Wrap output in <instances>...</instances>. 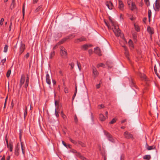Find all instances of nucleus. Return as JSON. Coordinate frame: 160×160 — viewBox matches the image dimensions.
<instances>
[{"mask_svg": "<svg viewBox=\"0 0 160 160\" xmlns=\"http://www.w3.org/2000/svg\"><path fill=\"white\" fill-rule=\"evenodd\" d=\"M109 23L112 27V30L117 37H122V35L120 30L118 26L115 25V22L112 19L111 17H109Z\"/></svg>", "mask_w": 160, "mask_h": 160, "instance_id": "obj_1", "label": "nucleus"}, {"mask_svg": "<svg viewBox=\"0 0 160 160\" xmlns=\"http://www.w3.org/2000/svg\"><path fill=\"white\" fill-rule=\"evenodd\" d=\"M104 134L107 137L108 140L112 142H114L115 141V139L113 138L112 136L109 134L108 132L104 131Z\"/></svg>", "mask_w": 160, "mask_h": 160, "instance_id": "obj_2", "label": "nucleus"}, {"mask_svg": "<svg viewBox=\"0 0 160 160\" xmlns=\"http://www.w3.org/2000/svg\"><path fill=\"white\" fill-rule=\"evenodd\" d=\"M60 54L63 57H65L67 55V52L65 49L63 47H61L60 49Z\"/></svg>", "mask_w": 160, "mask_h": 160, "instance_id": "obj_3", "label": "nucleus"}, {"mask_svg": "<svg viewBox=\"0 0 160 160\" xmlns=\"http://www.w3.org/2000/svg\"><path fill=\"white\" fill-rule=\"evenodd\" d=\"M92 69L93 76L95 78L98 75L99 73L94 67L92 66Z\"/></svg>", "mask_w": 160, "mask_h": 160, "instance_id": "obj_4", "label": "nucleus"}, {"mask_svg": "<svg viewBox=\"0 0 160 160\" xmlns=\"http://www.w3.org/2000/svg\"><path fill=\"white\" fill-rule=\"evenodd\" d=\"M25 49V45L22 42H21V45L20 48L19 54H21L24 51Z\"/></svg>", "mask_w": 160, "mask_h": 160, "instance_id": "obj_5", "label": "nucleus"}, {"mask_svg": "<svg viewBox=\"0 0 160 160\" xmlns=\"http://www.w3.org/2000/svg\"><path fill=\"white\" fill-rule=\"evenodd\" d=\"M26 79V77L25 75H22L20 82V87H21L22 85L24 84Z\"/></svg>", "mask_w": 160, "mask_h": 160, "instance_id": "obj_6", "label": "nucleus"}, {"mask_svg": "<svg viewBox=\"0 0 160 160\" xmlns=\"http://www.w3.org/2000/svg\"><path fill=\"white\" fill-rule=\"evenodd\" d=\"M155 10L156 11H158L160 8V2H158V0H156L155 1V5L154 7Z\"/></svg>", "mask_w": 160, "mask_h": 160, "instance_id": "obj_7", "label": "nucleus"}, {"mask_svg": "<svg viewBox=\"0 0 160 160\" xmlns=\"http://www.w3.org/2000/svg\"><path fill=\"white\" fill-rule=\"evenodd\" d=\"M124 135L125 138L127 139H130L132 138V135L128 132L126 131L124 133Z\"/></svg>", "mask_w": 160, "mask_h": 160, "instance_id": "obj_8", "label": "nucleus"}, {"mask_svg": "<svg viewBox=\"0 0 160 160\" xmlns=\"http://www.w3.org/2000/svg\"><path fill=\"white\" fill-rule=\"evenodd\" d=\"M118 8L121 11H123L124 9V5L122 2L121 0H119Z\"/></svg>", "mask_w": 160, "mask_h": 160, "instance_id": "obj_9", "label": "nucleus"}, {"mask_svg": "<svg viewBox=\"0 0 160 160\" xmlns=\"http://www.w3.org/2000/svg\"><path fill=\"white\" fill-rule=\"evenodd\" d=\"M20 147L19 145H17L15 148V154L18 156L19 155V150Z\"/></svg>", "mask_w": 160, "mask_h": 160, "instance_id": "obj_10", "label": "nucleus"}, {"mask_svg": "<svg viewBox=\"0 0 160 160\" xmlns=\"http://www.w3.org/2000/svg\"><path fill=\"white\" fill-rule=\"evenodd\" d=\"M47 74L46 76V80L47 83L50 85L51 84V80L50 79V76L48 73V72H47Z\"/></svg>", "mask_w": 160, "mask_h": 160, "instance_id": "obj_11", "label": "nucleus"}, {"mask_svg": "<svg viewBox=\"0 0 160 160\" xmlns=\"http://www.w3.org/2000/svg\"><path fill=\"white\" fill-rule=\"evenodd\" d=\"M123 48H124V50L125 51L124 53H125V56H126V57L127 58L128 60H129V57H128L129 55V52H128V51L126 47L125 46H123Z\"/></svg>", "mask_w": 160, "mask_h": 160, "instance_id": "obj_12", "label": "nucleus"}, {"mask_svg": "<svg viewBox=\"0 0 160 160\" xmlns=\"http://www.w3.org/2000/svg\"><path fill=\"white\" fill-rule=\"evenodd\" d=\"M129 6L131 10H133L136 8V5L133 2H132L130 5Z\"/></svg>", "mask_w": 160, "mask_h": 160, "instance_id": "obj_13", "label": "nucleus"}, {"mask_svg": "<svg viewBox=\"0 0 160 160\" xmlns=\"http://www.w3.org/2000/svg\"><path fill=\"white\" fill-rule=\"evenodd\" d=\"M106 5L109 9H112L113 6L111 2H107Z\"/></svg>", "mask_w": 160, "mask_h": 160, "instance_id": "obj_14", "label": "nucleus"}, {"mask_svg": "<svg viewBox=\"0 0 160 160\" xmlns=\"http://www.w3.org/2000/svg\"><path fill=\"white\" fill-rule=\"evenodd\" d=\"M146 148L148 150H150L155 149V147L154 145L149 146L146 143Z\"/></svg>", "mask_w": 160, "mask_h": 160, "instance_id": "obj_15", "label": "nucleus"}, {"mask_svg": "<svg viewBox=\"0 0 160 160\" xmlns=\"http://www.w3.org/2000/svg\"><path fill=\"white\" fill-rule=\"evenodd\" d=\"M95 52L99 56H101V51L97 47L94 48Z\"/></svg>", "mask_w": 160, "mask_h": 160, "instance_id": "obj_16", "label": "nucleus"}, {"mask_svg": "<svg viewBox=\"0 0 160 160\" xmlns=\"http://www.w3.org/2000/svg\"><path fill=\"white\" fill-rule=\"evenodd\" d=\"M55 53V52L54 50L52 51L48 55V58L49 59H52L54 56Z\"/></svg>", "mask_w": 160, "mask_h": 160, "instance_id": "obj_17", "label": "nucleus"}, {"mask_svg": "<svg viewBox=\"0 0 160 160\" xmlns=\"http://www.w3.org/2000/svg\"><path fill=\"white\" fill-rule=\"evenodd\" d=\"M21 148L22 153L23 155H25V146L22 144V142H21Z\"/></svg>", "mask_w": 160, "mask_h": 160, "instance_id": "obj_18", "label": "nucleus"}, {"mask_svg": "<svg viewBox=\"0 0 160 160\" xmlns=\"http://www.w3.org/2000/svg\"><path fill=\"white\" fill-rule=\"evenodd\" d=\"M29 76L27 75V78L26 80L25 84L24 86L25 88H26L28 87V82H29Z\"/></svg>", "mask_w": 160, "mask_h": 160, "instance_id": "obj_19", "label": "nucleus"}, {"mask_svg": "<svg viewBox=\"0 0 160 160\" xmlns=\"http://www.w3.org/2000/svg\"><path fill=\"white\" fill-rule=\"evenodd\" d=\"M147 30L148 32L150 34H152L153 33V29L151 28L150 27H148L147 28Z\"/></svg>", "mask_w": 160, "mask_h": 160, "instance_id": "obj_20", "label": "nucleus"}, {"mask_svg": "<svg viewBox=\"0 0 160 160\" xmlns=\"http://www.w3.org/2000/svg\"><path fill=\"white\" fill-rule=\"evenodd\" d=\"M99 118L101 121H104L107 118L105 117L103 114H101L99 115Z\"/></svg>", "mask_w": 160, "mask_h": 160, "instance_id": "obj_21", "label": "nucleus"}, {"mask_svg": "<svg viewBox=\"0 0 160 160\" xmlns=\"http://www.w3.org/2000/svg\"><path fill=\"white\" fill-rule=\"evenodd\" d=\"M139 76L142 80L145 81L147 80L146 77L144 74H140Z\"/></svg>", "mask_w": 160, "mask_h": 160, "instance_id": "obj_22", "label": "nucleus"}, {"mask_svg": "<svg viewBox=\"0 0 160 160\" xmlns=\"http://www.w3.org/2000/svg\"><path fill=\"white\" fill-rule=\"evenodd\" d=\"M92 45L90 44H86L83 45L82 47V48L84 50H86L89 47H91Z\"/></svg>", "mask_w": 160, "mask_h": 160, "instance_id": "obj_23", "label": "nucleus"}, {"mask_svg": "<svg viewBox=\"0 0 160 160\" xmlns=\"http://www.w3.org/2000/svg\"><path fill=\"white\" fill-rule=\"evenodd\" d=\"M128 43L131 49V48H134V46L133 45V42L131 40H129L128 42Z\"/></svg>", "mask_w": 160, "mask_h": 160, "instance_id": "obj_24", "label": "nucleus"}, {"mask_svg": "<svg viewBox=\"0 0 160 160\" xmlns=\"http://www.w3.org/2000/svg\"><path fill=\"white\" fill-rule=\"evenodd\" d=\"M15 0H12V3L11 5V9H12L15 7Z\"/></svg>", "mask_w": 160, "mask_h": 160, "instance_id": "obj_25", "label": "nucleus"}, {"mask_svg": "<svg viewBox=\"0 0 160 160\" xmlns=\"http://www.w3.org/2000/svg\"><path fill=\"white\" fill-rule=\"evenodd\" d=\"M151 158V156L150 155H145L143 157V158L144 160H149Z\"/></svg>", "mask_w": 160, "mask_h": 160, "instance_id": "obj_26", "label": "nucleus"}, {"mask_svg": "<svg viewBox=\"0 0 160 160\" xmlns=\"http://www.w3.org/2000/svg\"><path fill=\"white\" fill-rule=\"evenodd\" d=\"M104 22H105L106 25L107 26L108 29L112 30V27H111L110 26V25H111V24L110 23H109V22L108 23L107 22L105 21Z\"/></svg>", "mask_w": 160, "mask_h": 160, "instance_id": "obj_27", "label": "nucleus"}, {"mask_svg": "<svg viewBox=\"0 0 160 160\" xmlns=\"http://www.w3.org/2000/svg\"><path fill=\"white\" fill-rule=\"evenodd\" d=\"M105 65L103 63H102L100 64H98L97 65V67L98 68H99L100 67H102L103 68H104L105 67Z\"/></svg>", "mask_w": 160, "mask_h": 160, "instance_id": "obj_28", "label": "nucleus"}, {"mask_svg": "<svg viewBox=\"0 0 160 160\" xmlns=\"http://www.w3.org/2000/svg\"><path fill=\"white\" fill-rule=\"evenodd\" d=\"M70 140L72 142V143H74V144L77 145H78V142L75 141L74 140H72L71 138H69Z\"/></svg>", "mask_w": 160, "mask_h": 160, "instance_id": "obj_29", "label": "nucleus"}, {"mask_svg": "<svg viewBox=\"0 0 160 160\" xmlns=\"http://www.w3.org/2000/svg\"><path fill=\"white\" fill-rule=\"evenodd\" d=\"M8 46L7 45H5L4 46V50H3L4 52L6 53L7 52L8 50Z\"/></svg>", "mask_w": 160, "mask_h": 160, "instance_id": "obj_30", "label": "nucleus"}, {"mask_svg": "<svg viewBox=\"0 0 160 160\" xmlns=\"http://www.w3.org/2000/svg\"><path fill=\"white\" fill-rule=\"evenodd\" d=\"M78 40H79V41L81 42L86 40V38L84 37H82L78 39Z\"/></svg>", "mask_w": 160, "mask_h": 160, "instance_id": "obj_31", "label": "nucleus"}, {"mask_svg": "<svg viewBox=\"0 0 160 160\" xmlns=\"http://www.w3.org/2000/svg\"><path fill=\"white\" fill-rule=\"evenodd\" d=\"M154 72H155L156 74L157 75V76L158 77V78H160V77L158 76V75L156 65H155L154 66Z\"/></svg>", "mask_w": 160, "mask_h": 160, "instance_id": "obj_32", "label": "nucleus"}, {"mask_svg": "<svg viewBox=\"0 0 160 160\" xmlns=\"http://www.w3.org/2000/svg\"><path fill=\"white\" fill-rule=\"evenodd\" d=\"M81 145L82 147H85V144L82 142L80 141H78V145Z\"/></svg>", "mask_w": 160, "mask_h": 160, "instance_id": "obj_33", "label": "nucleus"}, {"mask_svg": "<svg viewBox=\"0 0 160 160\" xmlns=\"http://www.w3.org/2000/svg\"><path fill=\"white\" fill-rule=\"evenodd\" d=\"M42 8V6H39L37 8H36V10H35V12H38V11H39L40 9Z\"/></svg>", "mask_w": 160, "mask_h": 160, "instance_id": "obj_34", "label": "nucleus"}, {"mask_svg": "<svg viewBox=\"0 0 160 160\" xmlns=\"http://www.w3.org/2000/svg\"><path fill=\"white\" fill-rule=\"evenodd\" d=\"M11 73V70H9L8 71V72L7 73V75H6L7 77L8 78L10 76Z\"/></svg>", "mask_w": 160, "mask_h": 160, "instance_id": "obj_35", "label": "nucleus"}, {"mask_svg": "<svg viewBox=\"0 0 160 160\" xmlns=\"http://www.w3.org/2000/svg\"><path fill=\"white\" fill-rule=\"evenodd\" d=\"M61 115L62 118H63L64 119H65L66 118V116L63 113L62 111L61 112Z\"/></svg>", "mask_w": 160, "mask_h": 160, "instance_id": "obj_36", "label": "nucleus"}, {"mask_svg": "<svg viewBox=\"0 0 160 160\" xmlns=\"http://www.w3.org/2000/svg\"><path fill=\"white\" fill-rule=\"evenodd\" d=\"M116 121V119L114 118H113L112 121L109 122L110 124H112L114 123Z\"/></svg>", "mask_w": 160, "mask_h": 160, "instance_id": "obj_37", "label": "nucleus"}, {"mask_svg": "<svg viewBox=\"0 0 160 160\" xmlns=\"http://www.w3.org/2000/svg\"><path fill=\"white\" fill-rule=\"evenodd\" d=\"M74 120L76 124H77L78 123V119L76 115H75V116H74Z\"/></svg>", "mask_w": 160, "mask_h": 160, "instance_id": "obj_38", "label": "nucleus"}, {"mask_svg": "<svg viewBox=\"0 0 160 160\" xmlns=\"http://www.w3.org/2000/svg\"><path fill=\"white\" fill-rule=\"evenodd\" d=\"M134 27L135 30L137 31H139L140 30V28L138 26L134 25Z\"/></svg>", "mask_w": 160, "mask_h": 160, "instance_id": "obj_39", "label": "nucleus"}, {"mask_svg": "<svg viewBox=\"0 0 160 160\" xmlns=\"http://www.w3.org/2000/svg\"><path fill=\"white\" fill-rule=\"evenodd\" d=\"M6 61V58H4L1 60V63H2V64L3 65H4V63Z\"/></svg>", "mask_w": 160, "mask_h": 160, "instance_id": "obj_40", "label": "nucleus"}, {"mask_svg": "<svg viewBox=\"0 0 160 160\" xmlns=\"http://www.w3.org/2000/svg\"><path fill=\"white\" fill-rule=\"evenodd\" d=\"M27 107H26V109L25 111L24 112V117L25 118L26 116L27 115Z\"/></svg>", "mask_w": 160, "mask_h": 160, "instance_id": "obj_41", "label": "nucleus"}, {"mask_svg": "<svg viewBox=\"0 0 160 160\" xmlns=\"http://www.w3.org/2000/svg\"><path fill=\"white\" fill-rule=\"evenodd\" d=\"M69 65L71 66V69H73L74 66V64L73 62H71L69 64Z\"/></svg>", "mask_w": 160, "mask_h": 160, "instance_id": "obj_42", "label": "nucleus"}, {"mask_svg": "<svg viewBox=\"0 0 160 160\" xmlns=\"http://www.w3.org/2000/svg\"><path fill=\"white\" fill-rule=\"evenodd\" d=\"M151 10H149L148 11V16L149 18H150V17H151Z\"/></svg>", "mask_w": 160, "mask_h": 160, "instance_id": "obj_43", "label": "nucleus"}, {"mask_svg": "<svg viewBox=\"0 0 160 160\" xmlns=\"http://www.w3.org/2000/svg\"><path fill=\"white\" fill-rule=\"evenodd\" d=\"M4 21V19L3 18H2L0 20V25H2L3 24V22Z\"/></svg>", "mask_w": 160, "mask_h": 160, "instance_id": "obj_44", "label": "nucleus"}, {"mask_svg": "<svg viewBox=\"0 0 160 160\" xmlns=\"http://www.w3.org/2000/svg\"><path fill=\"white\" fill-rule=\"evenodd\" d=\"M132 2L131 0H128L127 1V3L128 6H130L131 5V2Z\"/></svg>", "mask_w": 160, "mask_h": 160, "instance_id": "obj_45", "label": "nucleus"}, {"mask_svg": "<svg viewBox=\"0 0 160 160\" xmlns=\"http://www.w3.org/2000/svg\"><path fill=\"white\" fill-rule=\"evenodd\" d=\"M55 116H56V117H58L59 116V114H58V113H57V112L56 108H55Z\"/></svg>", "mask_w": 160, "mask_h": 160, "instance_id": "obj_46", "label": "nucleus"}, {"mask_svg": "<svg viewBox=\"0 0 160 160\" xmlns=\"http://www.w3.org/2000/svg\"><path fill=\"white\" fill-rule=\"evenodd\" d=\"M29 56V53L28 52L27 53V54L25 55L24 57L26 58H28Z\"/></svg>", "mask_w": 160, "mask_h": 160, "instance_id": "obj_47", "label": "nucleus"}, {"mask_svg": "<svg viewBox=\"0 0 160 160\" xmlns=\"http://www.w3.org/2000/svg\"><path fill=\"white\" fill-rule=\"evenodd\" d=\"M22 13H23V16L24 15L25 13V8H24V5H23V6L22 8Z\"/></svg>", "mask_w": 160, "mask_h": 160, "instance_id": "obj_48", "label": "nucleus"}, {"mask_svg": "<svg viewBox=\"0 0 160 160\" xmlns=\"http://www.w3.org/2000/svg\"><path fill=\"white\" fill-rule=\"evenodd\" d=\"M64 91L65 93H68V89L66 87L65 88Z\"/></svg>", "mask_w": 160, "mask_h": 160, "instance_id": "obj_49", "label": "nucleus"}, {"mask_svg": "<svg viewBox=\"0 0 160 160\" xmlns=\"http://www.w3.org/2000/svg\"><path fill=\"white\" fill-rule=\"evenodd\" d=\"M81 158L83 160H88L85 157L83 156H81Z\"/></svg>", "mask_w": 160, "mask_h": 160, "instance_id": "obj_50", "label": "nucleus"}, {"mask_svg": "<svg viewBox=\"0 0 160 160\" xmlns=\"http://www.w3.org/2000/svg\"><path fill=\"white\" fill-rule=\"evenodd\" d=\"M12 23L11 22V23H10V26H9V31H10L11 30V27H12Z\"/></svg>", "mask_w": 160, "mask_h": 160, "instance_id": "obj_51", "label": "nucleus"}, {"mask_svg": "<svg viewBox=\"0 0 160 160\" xmlns=\"http://www.w3.org/2000/svg\"><path fill=\"white\" fill-rule=\"evenodd\" d=\"M67 39H68V38H65L63 39V40H62V41H61L60 42V44H61V43H62L63 42L65 41Z\"/></svg>", "mask_w": 160, "mask_h": 160, "instance_id": "obj_52", "label": "nucleus"}, {"mask_svg": "<svg viewBox=\"0 0 160 160\" xmlns=\"http://www.w3.org/2000/svg\"><path fill=\"white\" fill-rule=\"evenodd\" d=\"M9 150L10 152H12V146L11 145H10Z\"/></svg>", "mask_w": 160, "mask_h": 160, "instance_id": "obj_53", "label": "nucleus"}, {"mask_svg": "<svg viewBox=\"0 0 160 160\" xmlns=\"http://www.w3.org/2000/svg\"><path fill=\"white\" fill-rule=\"evenodd\" d=\"M99 108H102L104 107V105L103 104H101L98 106Z\"/></svg>", "mask_w": 160, "mask_h": 160, "instance_id": "obj_54", "label": "nucleus"}, {"mask_svg": "<svg viewBox=\"0 0 160 160\" xmlns=\"http://www.w3.org/2000/svg\"><path fill=\"white\" fill-rule=\"evenodd\" d=\"M62 144H63V145L64 146H65V147H67V145L63 141H62Z\"/></svg>", "mask_w": 160, "mask_h": 160, "instance_id": "obj_55", "label": "nucleus"}, {"mask_svg": "<svg viewBox=\"0 0 160 160\" xmlns=\"http://www.w3.org/2000/svg\"><path fill=\"white\" fill-rule=\"evenodd\" d=\"M52 82L53 85H55L56 83V82L54 80H52Z\"/></svg>", "mask_w": 160, "mask_h": 160, "instance_id": "obj_56", "label": "nucleus"}, {"mask_svg": "<svg viewBox=\"0 0 160 160\" xmlns=\"http://www.w3.org/2000/svg\"><path fill=\"white\" fill-rule=\"evenodd\" d=\"M145 3L147 4L148 3H149V0H145Z\"/></svg>", "mask_w": 160, "mask_h": 160, "instance_id": "obj_57", "label": "nucleus"}, {"mask_svg": "<svg viewBox=\"0 0 160 160\" xmlns=\"http://www.w3.org/2000/svg\"><path fill=\"white\" fill-rule=\"evenodd\" d=\"M133 37L134 39H136V36L135 34H134L133 35Z\"/></svg>", "mask_w": 160, "mask_h": 160, "instance_id": "obj_58", "label": "nucleus"}, {"mask_svg": "<svg viewBox=\"0 0 160 160\" xmlns=\"http://www.w3.org/2000/svg\"><path fill=\"white\" fill-rule=\"evenodd\" d=\"M108 114V112H107V111L105 113V115H106V118H108V116H107Z\"/></svg>", "mask_w": 160, "mask_h": 160, "instance_id": "obj_59", "label": "nucleus"}, {"mask_svg": "<svg viewBox=\"0 0 160 160\" xmlns=\"http://www.w3.org/2000/svg\"><path fill=\"white\" fill-rule=\"evenodd\" d=\"M130 19L132 21L134 19V18L133 17H131L130 18Z\"/></svg>", "mask_w": 160, "mask_h": 160, "instance_id": "obj_60", "label": "nucleus"}, {"mask_svg": "<svg viewBox=\"0 0 160 160\" xmlns=\"http://www.w3.org/2000/svg\"><path fill=\"white\" fill-rule=\"evenodd\" d=\"M10 156H8L7 158V160H10Z\"/></svg>", "mask_w": 160, "mask_h": 160, "instance_id": "obj_61", "label": "nucleus"}, {"mask_svg": "<svg viewBox=\"0 0 160 160\" xmlns=\"http://www.w3.org/2000/svg\"><path fill=\"white\" fill-rule=\"evenodd\" d=\"M72 152H73V153H77V151L75 150H72Z\"/></svg>", "mask_w": 160, "mask_h": 160, "instance_id": "obj_62", "label": "nucleus"}, {"mask_svg": "<svg viewBox=\"0 0 160 160\" xmlns=\"http://www.w3.org/2000/svg\"><path fill=\"white\" fill-rule=\"evenodd\" d=\"M58 104V102L57 101H55V106H56Z\"/></svg>", "mask_w": 160, "mask_h": 160, "instance_id": "obj_63", "label": "nucleus"}, {"mask_svg": "<svg viewBox=\"0 0 160 160\" xmlns=\"http://www.w3.org/2000/svg\"><path fill=\"white\" fill-rule=\"evenodd\" d=\"M1 160H5L4 156H3L1 159Z\"/></svg>", "mask_w": 160, "mask_h": 160, "instance_id": "obj_64", "label": "nucleus"}]
</instances>
